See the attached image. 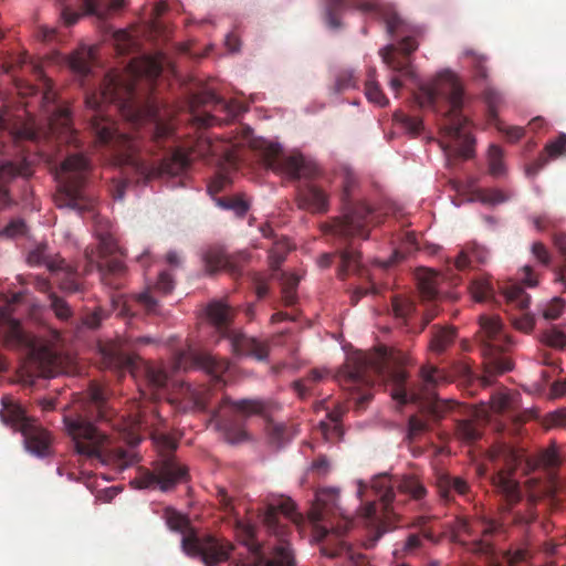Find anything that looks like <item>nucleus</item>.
<instances>
[{
	"label": "nucleus",
	"mask_w": 566,
	"mask_h": 566,
	"mask_svg": "<svg viewBox=\"0 0 566 566\" xmlns=\"http://www.w3.org/2000/svg\"><path fill=\"white\" fill-rule=\"evenodd\" d=\"M134 83L124 82L119 76L107 74L99 92L87 94L85 104L93 112L91 129L99 146L107 147L114 164L132 168L139 180H150L164 176H177L185 171L193 160L202 159L208 164L221 165L232 158L230 144L224 139L212 140L202 129L221 123L210 113H200L199 108L211 106L213 112L223 113L224 122H231L247 111L238 101H226L212 91L195 94L190 101V120L195 130L169 155L160 159H147L142 154L140 142L119 133L117 124L104 115L103 104L117 103L134 95Z\"/></svg>",
	"instance_id": "1"
},
{
	"label": "nucleus",
	"mask_w": 566,
	"mask_h": 566,
	"mask_svg": "<svg viewBox=\"0 0 566 566\" xmlns=\"http://www.w3.org/2000/svg\"><path fill=\"white\" fill-rule=\"evenodd\" d=\"M463 95L459 77L451 71H444L420 87L418 99L421 106L441 115L442 139L439 144L446 155L468 159L473 156L474 139L468 130V119L462 115Z\"/></svg>",
	"instance_id": "2"
},
{
	"label": "nucleus",
	"mask_w": 566,
	"mask_h": 566,
	"mask_svg": "<svg viewBox=\"0 0 566 566\" xmlns=\"http://www.w3.org/2000/svg\"><path fill=\"white\" fill-rule=\"evenodd\" d=\"M111 419L104 388L92 384L87 392V401L82 412L65 415L63 422L67 434L74 442L78 454L97 458L124 470L136 461V455L123 448H112L111 437L95 427L91 420Z\"/></svg>",
	"instance_id": "3"
},
{
	"label": "nucleus",
	"mask_w": 566,
	"mask_h": 566,
	"mask_svg": "<svg viewBox=\"0 0 566 566\" xmlns=\"http://www.w3.org/2000/svg\"><path fill=\"white\" fill-rule=\"evenodd\" d=\"M392 380L391 396L400 403H419L422 415H413L408 421L407 439L410 442L418 440L430 430L429 419L437 422L441 420L455 402L441 400L436 395V388L446 379L441 369L433 365H423L419 370L417 382L408 384V374L402 368L390 371Z\"/></svg>",
	"instance_id": "4"
},
{
	"label": "nucleus",
	"mask_w": 566,
	"mask_h": 566,
	"mask_svg": "<svg viewBox=\"0 0 566 566\" xmlns=\"http://www.w3.org/2000/svg\"><path fill=\"white\" fill-rule=\"evenodd\" d=\"M370 492L378 500L366 502L364 516L374 522L401 515L409 501L423 507L428 493L423 483L411 474L377 475L371 482Z\"/></svg>",
	"instance_id": "5"
},
{
	"label": "nucleus",
	"mask_w": 566,
	"mask_h": 566,
	"mask_svg": "<svg viewBox=\"0 0 566 566\" xmlns=\"http://www.w3.org/2000/svg\"><path fill=\"white\" fill-rule=\"evenodd\" d=\"M338 178L342 187V216L322 223L321 230L325 235L344 241L354 237L366 239L370 226L379 222L378 216L366 203L352 202V196L358 185L357 176L352 169L343 167Z\"/></svg>",
	"instance_id": "6"
},
{
	"label": "nucleus",
	"mask_w": 566,
	"mask_h": 566,
	"mask_svg": "<svg viewBox=\"0 0 566 566\" xmlns=\"http://www.w3.org/2000/svg\"><path fill=\"white\" fill-rule=\"evenodd\" d=\"M164 518L167 526L182 535L181 548L192 558H199L205 566H217L230 558L234 545L223 537L212 534H199L187 516L174 509H166Z\"/></svg>",
	"instance_id": "7"
},
{
	"label": "nucleus",
	"mask_w": 566,
	"mask_h": 566,
	"mask_svg": "<svg viewBox=\"0 0 566 566\" xmlns=\"http://www.w3.org/2000/svg\"><path fill=\"white\" fill-rule=\"evenodd\" d=\"M0 134L6 138L3 149L0 151V186L15 177H30L33 172L32 166L21 143L36 138L34 128L14 119L9 111H2Z\"/></svg>",
	"instance_id": "8"
},
{
	"label": "nucleus",
	"mask_w": 566,
	"mask_h": 566,
	"mask_svg": "<svg viewBox=\"0 0 566 566\" xmlns=\"http://www.w3.org/2000/svg\"><path fill=\"white\" fill-rule=\"evenodd\" d=\"M102 364L105 368L118 373L119 377L128 373L136 380L143 378L138 387L144 398H159L158 392L167 385L168 375L164 369L128 353L120 344L111 343L102 348Z\"/></svg>",
	"instance_id": "9"
},
{
	"label": "nucleus",
	"mask_w": 566,
	"mask_h": 566,
	"mask_svg": "<svg viewBox=\"0 0 566 566\" xmlns=\"http://www.w3.org/2000/svg\"><path fill=\"white\" fill-rule=\"evenodd\" d=\"M154 440L160 449V457L154 461L151 469L140 468L133 483L138 489L163 492L186 483L189 480L188 467L172 454L177 449L176 440L165 433L155 434Z\"/></svg>",
	"instance_id": "10"
},
{
	"label": "nucleus",
	"mask_w": 566,
	"mask_h": 566,
	"mask_svg": "<svg viewBox=\"0 0 566 566\" xmlns=\"http://www.w3.org/2000/svg\"><path fill=\"white\" fill-rule=\"evenodd\" d=\"M481 325V352L484 357V376L482 382L490 386L493 377L513 369V361L506 355L513 347V340L503 331V325L497 316L482 315Z\"/></svg>",
	"instance_id": "11"
},
{
	"label": "nucleus",
	"mask_w": 566,
	"mask_h": 566,
	"mask_svg": "<svg viewBox=\"0 0 566 566\" xmlns=\"http://www.w3.org/2000/svg\"><path fill=\"white\" fill-rule=\"evenodd\" d=\"M112 224L108 219L99 216L94 220V232L98 240L96 249L87 248L85 259L87 261L85 271L88 273L96 268L101 274V280L105 285L118 289L120 283L115 279L125 272L124 262L117 256L120 249L111 231Z\"/></svg>",
	"instance_id": "12"
},
{
	"label": "nucleus",
	"mask_w": 566,
	"mask_h": 566,
	"mask_svg": "<svg viewBox=\"0 0 566 566\" xmlns=\"http://www.w3.org/2000/svg\"><path fill=\"white\" fill-rule=\"evenodd\" d=\"M88 171V160L82 154L70 155L63 160L60 170V187L55 195L57 207L71 208L80 213L94 210V199L84 190Z\"/></svg>",
	"instance_id": "13"
},
{
	"label": "nucleus",
	"mask_w": 566,
	"mask_h": 566,
	"mask_svg": "<svg viewBox=\"0 0 566 566\" xmlns=\"http://www.w3.org/2000/svg\"><path fill=\"white\" fill-rule=\"evenodd\" d=\"M385 373V352L357 354L349 357L339 368L336 379L344 389L359 392L357 405L361 407L371 399V394L365 389L373 386Z\"/></svg>",
	"instance_id": "14"
},
{
	"label": "nucleus",
	"mask_w": 566,
	"mask_h": 566,
	"mask_svg": "<svg viewBox=\"0 0 566 566\" xmlns=\"http://www.w3.org/2000/svg\"><path fill=\"white\" fill-rule=\"evenodd\" d=\"M268 411V403L261 399L234 400L223 396L219 408L212 411V420L217 429L223 434L227 442L231 444L243 442L248 433L242 422L234 417L248 418L251 416H264Z\"/></svg>",
	"instance_id": "15"
},
{
	"label": "nucleus",
	"mask_w": 566,
	"mask_h": 566,
	"mask_svg": "<svg viewBox=\"0 0 566 566\" xmlns=\"http://www.w3.org/2000/svg\"><path fill=\"white\" fill-rule=\"evenodd\" d=\"M207 316L220 336L230 340L233 354L250 356L260 361L268 359V343L230 328L234 311L228 304L222 301L211 302L207 307Z\"/></svg>",
	"instance_id": "16"
},
{
	"label": "nucleus",
	"mask_w": 566,
	"mask_h": 566,
	"mask_svg": "<svg viewBox=\"0 0 566 566\" xmlns=\"http://www.w3.org/2000/svg\"><path fill=\"white\" fill-rule=\"evenodd\" d=\"M0 339L10 347L29 346L30 359L39 376L44 378L54 376L59 366L56 352L48 344L31 343L20 323L13 319L3 307H0Z\"/></svg>",
	"instance_id": "17"
},
{
	"label": "nucleus",
	"mask_w": 566,
	"mask_h": 566,
	"mask_svg": "<svg viewBox=\"0 0 566 566\" xmlns=\"http://www.w3.org/2000/svg\"><path fill=\"white\" fill-rule=\"evenodd\" d=\"M280 515L293 523H298L302 516L296 512L295 503L290 497H280L270 502L262 514V522L268 531L275 535L281 544L273 551V556L263 566H294V555L285 537L289 527L281 522Z\"/></svg>",
	"instance_id": "18"
},
{
	"label": "nucleus",
	"mask_w": 566,
	"mask_h": 566,
	"mask_svg": "<svg viewBox=\"0 0 566 566\" xmlns=\"http://www.w3.org/2000/svg\"><path fill=\"white\" fill-rule=\"evenodd\" d=\"M0 417L3 423L22 433L24 446L29 452L38 457H45L50 453V433L35 419L30 418L19 403L10 398H3Z\"/></svg>",
	"instance_id": "19"
},
{
	"label": "nucleus",
	"mask_w": 566,
	"mask_h": 566,
	"mask_svg": "<svg viewBox=\"0 0 566 566\" xmlns=\"http://www.w3.org/2000/svg\"><path fill=\"white\" fill-rule=\"evenodd\" d=\"M347 9H356L382 19L390 35L400 33L402 21L399 15L392 8L379 3L377 0H326L325 20L328 27L340 28L339 15Z\"/></svg>",
	"instance_id": "20"
},
{
	"label": "nucleus",
	"mask_w": 566,
	"mask_h": 566,
	"mask_svg": "<svg viewBox=\"0 0 566 566\" xmlns=\"http://www.w3.org/2000/svg\"><path fill=\"white\" fill-rule=\"evenodd\" d=\"M338 493L333 489L321 490L316 493V500L308 512L310 520L326 536L329 532L337 537L343 536L353 526V521L340 514L337 505Z\"/></svg>",
	"instance_id": "21"
},
{
	"label": "nucleus",
	"mask_w": 566,
	"mask_h": 566,
	"mask_svg": "<svg viewBox=\"0 0 566 566\" xmlns=\"http://www.w3.org/2000/svg\"><path fill=\"white\" fill-rule=\"evenodd\" d=\"M263 161L268 169L285 175L290 179H312L318 174L314 163L306 160L301 154L285 156L277 144L270 143L263 149Z\"/></svg>",
	"instance_id": "22"
},
{
	"label": "nucleus",
	"mask_w": 566,
	"mask_h": 566,
	"mask_svg": "<svg viewBox=\"0 0 566 566\" xmlns=\"http://www.w3.org/2000/svg\"><path fill=\"white\" fill-rule=\"evenodd\" d=\"M65 25L75 24L84 15L105 20L124 9L125 0H57Z\"/></svg>",
	"instance_id": "23"
},
{
	"label": "nucleus",
	"mask_w": 566,
	"mask_h": 566,
	"mask_svg": "<svg viewBox=\"0 0 566 566\" xmlns=\"http://www.w3.org/2000/svg\"><path fill=\"white\" fill-rule=\"evenodd\" d=\"M197 367L205 369L219 381L221 376L229 370L230 361L226 358L197 353L192 349L176 354L174 361L175 370H188Z\"/></svg>",
	"instance_id": "24"
},
{
	"label": "nucleus",
	"mask_w": 566,
	"mask_h": 566,
	"mask_svg": "<svg viewBox=\"0 0 566 566\" xmlns=\"http://www.w3.org/2000/svg\"><path fill=\"white\" fill-rule=\"evenodd\" d=\"M463 532L472 536V551L480 554L492 552V539L504 533V525L499 521L482 516L472 523L463 522Z\"/></svg>",
	"instance_id": "25"
},
{
	"label": "nucleus",
	"mask_w": 566,
	"mask_h": 566,
	"mask_svg": "<svg viewBox=\"0 0 566 566\" xmlns=\"http://www.w3.org/2000/svg\"><path fill=\"white\" fill-rule=\"evenodd\" d=\"M42 99L48 113L50 132L60 138L65 135V139L69 140L74 134L70 109L56 103V93L50 84L43 92Z\"/></svg>",
	"instance_id": "26"
},
{
	"label": "nucleus",
	"mask_w": 566,
	"mask_h": 566,
	"mask_svg": "<svg viewBox=\"0 0 566 566\" xmlns=\"http://www.w3.org/2000/svg\"><path fill=\"white\" fill-rule=\"evenodd\" d=\"M419 46V43L411 35H406L399 42V50L403 54V57L397 55L398 48L395 44H388L379 51L382 62L388 69L394 72L400 73L402 76L408 78H415L416 74L409 59V55L415 52Z\"/></svg>",
	"instance_id": "27"
},
{
	"label": "nucleus",
	"mask_w": 566,
	"mask_h": 566,
	"mask_svg": "<svg viewBox=\"0 0 566 566\" xmlns=\"http://www.w3.org/2000/svg\"><path fill=\"white\" fill-rule=\"evenodd\" d=\"M501 296L504 303L510 308H516L524 312L528 308L531 297L522 286L516 283H505L501 287ZM511 322L513 326L524 333H528L534 327V317L530 313H522L520 317L512 316Z\"/></svg>",
	"instance_id": "28"
},
{
	"label": "nucleus",
	"mask_w": 566,
	"mask_h": 566,
	"mask_svg": "<svg viewBox=\"0 0 566 566\" xmlns=\"http://www.w3.org/2000/svg\"><path fill=\"white\" fill-rule=\"evenodd\" d=\"M243 256L228 255L222 249L210 248L203 254L205 269L209 274L224 270L232 276L241 274Z\"/></svg>",
	"instance_id": "29"
},
{
	"label": "nucleus",
	"mask_w": 566,
	"mask_h": 566,
	"mask_svg": "<svg viewBox=\"0 0 566 566\" xmlns=\"http://www.w3.org/2000/svg\"><path fill=\"white\" fill-rule=\"evenodd\" d=\"M296 200L301 209L311 213H325L329 208L328 195L313 184H305L300 187Z\"/></svg>",
	"instance_id": "30"
},
{
	"label": "nucleus",
	"mask_w": 566,
	"mask_h": 566,
	"mask_svg": "<svg viewBox=\"0 0 566 566\" xmlns=\"http://www.w3.org/2000/svg\"><path fill=\"white\" fill-rule=\"evenodd\" d=\"M437 282L438 275L432 271H428L418 277V289L423 302L431 303L438 298ZM437 305L428 304L419 332H422L424 327L437 316Z\"/></svg>",
	"instance_id": "31"
},
{
	"label": "nucleus",
	"mask_w": 566,
	"mask_h": 566,
	"mask_svg": "<svg viewBox=\"0 0 566 566\" xmlns=\"http://www.w3.org/2000/svg\"><path fill=\"white\" fill-rule=\"evenodd\" d=\"M59 289L67 294H74L83 291V284L80 281V274L77 269L69 264L65 259L62 258V263L59 264L54 271H51Z\"/></svg>",
	"instance_id": "32"
},
{
	"label": "nucleus",
	"mask_w": 566,
	"mask_h": 566,
	"mask_svg": "<svg viewBox=\"0 0 566 566\" xmlns=\"http://www.w3.org/2000/svg\"><path fill=\"white\" fill-rule=\"evenodd\" d=\"M176 142L174 123L155 120L149 128V145L146 147V151L151 153L155 146L165 148L167 144H175Z\"/></svg>",
	"instance_id": "33"
},
{
	"label": "nucleus",
	"mask_w": 566,
	"mask_h": 566,
	"mask_svg": "<svg viewBox=\"0 0 566 566\" xmlns=\"http://www.w3.org/2000/svg\"><path fill=\"white\" fill-rule=\"evenodd\" d=\"M339 265L337 268V276L340 280H345L349 274H357L365 276L366 271L360 261V252L353 247H347L338 252Z\"/></svg>",
	"instance_id": "34"
},
{
	"label": "nucleus",
	"mask_w": 566,
	"mask_h": 566,
	"mask_svg": "<svg viewBox=\"0 0 566 566\" xmlns=\"http://www.w3.org/2000/svg\"><path fill=\"white\" fill-rule=\"evenodd\" d=\"M489 258V252L484 247L476 243H468L458 253L454 260L457 270L463 271L472 268L474 264H483Z\"/></svg>",
	"instance_id": "35"
},
{
	"label": "nucleus",
	"mask_w": 566,
	"mask_h": 566,
	"mask_svg": "<svg viewBox=\"0 0 566 566\" xmlns=\"http://www.w3.org/2000/svg\"><path fill=\"white\" fill-rule=\"evenodd\" d=\"M27 262L31 266H45L51 272L62 263V256L52 253L46 243H40L29 251Z\"/></svg>",
	"instance_id": "36"
},
{
	"label": "nucleus",
	"mask_w": 566,
	"mask_h": 566,
	"mask_svg": "<svg viewBox=\"0 0 566 566\" xmlns=\"http://www.w3.org/2000/svg\"><path fill=\"white\" fill-rule=\"evenodd\" d=\"M431 337L429 340V348L431 352L441 354L449 346H451L455 339V328L452 326H440L433 325L431 327Z\"/></svg>",
	"instance_id": "37"
},
{
	"label": "nucleus",
	"mask_w": 566,
	"mask_h": 566,
	"mask_svg": "<svg viewBox=\"0 0 566 566\" xmlns=\"http://www.w3.org/2000/svg\"><path fill=\"white\" fill-rule=\"evenodd\" d=\"M493 485L510 504L520 500L518 483L511 476L509 472L503 470L499 471L493 476Z\"/></svg>",
	"instance_id": "38"
},
{
	"label": "nucleus",
	"mask_w": 566,
	"mask_h": 566,
	"mask_svg": "<svg viewBox=\"0 0 566 566\" xmlns=\"http://www.w3.org/2000/svg\"><path fill=\"white\" fill-rule=\"evenodd\" d=\"M322 553L329 557L344 558L345 560L350 562L354 566H361L366 562V556L364 554L355 552L354 548L344 541H339L334 549H329L327 546H324L322 548Z\"/></svg>",
	"instance_id": "39"
},
{
	"label": "nucleus",
	"mask_w": 566,
	"mask_h": 566,
	"mask_svg": "<svg viewBox=\"0 0 566 566\" xmlns=\"http://www.w3.org/2000/svg\"><path fill=\"white\" fill-rule=\"evenodd\" d=\"M463 57L470 61L475 82H485L489 77L488 57L474 49H464Z\"/></svg>",
	"instance_id": "40"
},
{
	"label": "nucleus",
	"mask_w": 566,
	"mask_h": 566,
	"mask_svg": "<svg viewBox=\"0 0 566 566\" xmlns=\"http://www.w3.org/2000/svg\"><path fill=\"white\" fill-rule=\"evenodd\" d=\"M438 489L441 497L448 500L453 492L460 495H465L469 486L461 478L442 475L438 480Z\"/></svg>",
	"instance_id": "41"
},
{
	"label": "nucleus",
	"mask_w": 566,
	"mask_h": 566,
	"mask_svg": "<svg viewBox=\"0 0 566 566\" xmlns=\"http://www.w3.org/2000/svg\"><path fill=\"white\" fill-rule=\"evenodd\" d=\"M392 314L397 321L408 325L409 319L416 312L415 303L401 295H395L391 300Z\"/></svg>",
	"instance_id": "42"
},
{
	"label": "nucleus",
	"mask_w": 566,
	"mask_h": 566,
	"mask_svg": "<svg viewBox=\"0 0 566 566\" xmlns=\"http://www.w3.org/2000/svg\"><path fill=\"white\" fill-rule=\"evenodd\" d=\"M376 70L370 69L368 72V78L365 83V95L370 103L378 106L388 105L389 101L380 88L379 84L375 80Z\"/></svg>",
	"instance_id": "43"
},
{
	"label": "nucleus",
	"mask_w": 566,
	"mask_h": 566,
	"mask_svg": "<svg viewBox=\"0 0 566 566\" xmlns=\"http://www.w3.org/2000/svg\"><path fill=\"white\" fill-rule=\"evenodd\" d=\"M93 60V49L76 51L70 56V66L74 72L85 76L91 72Z\"/></svg>",
	"instance_id": "44"
},
{
	"label": "nucleus",
	"mask_w": 566,
	"mask_h": 566,
	"mask_svg": "<svg viewBox=\"0 0 566 566\" xmlns=\"http://www.w3.org/2000/svg\"><path fill=\"white\" fill-rule=\"evenodd\" d=\"M455 434L467 443H473L481 438L480 428L473 420H459L455 426Z\"/></svg>",
	"instance_id": "45"
},
{
	"label": "nucleus",
	"mask_w": 566,
	"mask_h": 566,
	"mask_svg": "<svg viewBox=\"0 0 566 566\" xmlns=\"http://www.w3.org/2000/svg\"><path fill=\"white\" fill-rule=\"evenodd\" d=\"M562 462V455L555 447L542 451L536 459V465L544 468L548 472L557 469Z\"/></svg>",
	"instance_id": "46"
},
{
	"label": "nucleus",
	"mask_w": 566,
	"mask_h": 566,
	"mask_svg": "<svg viewBox=\"0 0 566 566\" xmlns=\"http://www.w3.org/2000/svg\"><path fill=\"white\" fill-rule=\"evenodd\" d=\"M470 291L473 298L478 302H485L494 298V289L489 280L476 279L472 281Z\"/></svg>",
	"instance_id": "47"
},
{
	"label": "nucleus",
	"mask_w": 566,
	"mask_h": 566,
	"mask_svg": "<svg viewBox=\"0 0 566 566\" xmlns=\"http://www.w3.org/2000/svg\"><path fill=\"white\" fill-rule=\"evenodd\" d=\"M185 395L192 402V408L197 410H206L209 403V391L205 387L186 386Z\"/></svg>",
	"instance_id": "48"
},
{
	"label": "nucleus",
	"mask_w": 566,
	"mask_h": 566,
	"mask_svg": "<svg viewBox=\"0 0 566 566\" xmlns=\"http://www.w3.org/2000/svg\"><path fill=\"white\" fill-rule=\"evenodd\" d=\"M50 307L60 321L67 322L73 317V310L70 304L55 292L50 293Z\"/></svg>",
	"instance_id": "49"
},
{
	"label": "nucleus",
	"mask_w": 566,
	"mask_h": 566,
	"mask_svg": "<svg viewBox=\"0 0 566 566\" xmlns=\"http://www.w3.org/2000/svg\"><path fill=\"white\" fill-rule=\"evenodd\" d=\"M503 150L496 145H491L489 148V171L493 177H501L505 174V166L503 161Z\"/></svg>",
	"instance_id": "50"
},
{
	"label": "nucleus",
	"mask_w": 566,
	"mask_h": 566,
	"mask_svg": "<svg viewBox=\"0 0 566 566\" xmlns=\"http://www.w3.org/2000/svg\"><path fill=\"white\" fill-rule=\"evenodd\" d=\"M219 207L232 210L238 217H243L249 210V203L240 196L220 197L217 199Z\"/></svg>",
	"instance_id": "51"
},
{
	"label": "nucleus",
	"mask_w": 566,
	"mask_h": 566,
	"mask_svg": "<svg viewBox=\"0 0 566 566\" xmlns=\"http://www.w3.org/2000/svg\"><path fill=\"white\" fill-rule=\"evenodd\" d=\"M483 99L488 106L490 117L496 118L499 108L504 103L503 94L493 86H488L483 91Z\"/></svg>",
	"instance_id": "52"
},
{
	"label": "nucleus",
	"mask_w": 566,
	"mask_h": 566,
	"mask_svg": "<svg viewBox=\"0 0 566 566\" xmlns=\"http://www.w3.org/2000/svg\"><path fill=\"white\" fill-rule=\"evenodd\" d=\"M394 119L413 136L419 135L423 129L422 120L419 117L409 116L402 112H398L394 115Z\"/></svg>",
	"instance_id": "53"
},
{
	"label": "nucleus",
	"mask_w": 566,
	"mask_h": 566,
	"mask_svg": "<svg viewBox=\"0 0 566 566\" xmlns=\"http://www.w3.org/2000/svg\"><path fill=\"white\" fill-rule=\"evenodd\" d=\"M357 78L353 70H340L335 75V84L333 90L335 93H340L356 86Z\"/></svg>",
	"instance_id": "54"
},
{
	"label": "nucleus",
	"mask_w": 566,
	"mask_h": 566,
	"mask_svg": "<svg viewBox=\"0 0 566 566\" xmlns=\"http://www.w3.org/2000/svg\"><path fill=\"white\" fill-rule=\"evenodd\" d=\"M298 282L300 279L295 274L284 275L282 295L286 305H292L295 302Z\"/></svg>",
	"instance_id": "55"
},
{
	"label": "nucleus",
	"mask_w": 566,
	"mask_h": 566,
	"mask_svg": "<svg viewBox=\"0 0 566 566\" xmlns=\"http://www.w3.org/2000/svg\"><path fill=\"white\" fill-rule=\"evenodd\" d=\"M481 202L486 205H499L509 200L510 196L497 188L482 189L478 193Z\"/></svg>",
	"instance_id": "56"
},
{
	"label": "nucleus",
	"mask_w": 566,
	"mask_h": 566,
	"mask_svg": "<svg viewBox=\"0 0 566 566\" xmlns=\"http://www.w3.org/2000/svg\"><path fill=\"white\" fill-rule=\"evenodd\" d=\"M566 153V134L560 133L555 140L547 143L544 148V154L547 159H555Z\"/></svg>",
	"instance_id": "57"
},
{
	"label": "nucleus",
	"mask_w": 566,
	"mask_h": 566,
	"mask_svg": "<svg viewBox=\"0 0 566 566\" xmlns=\"http://www.w3.org/2000/svg\"><path fill=\"white\" fill-rule=\"evenodd\" d=\"M107 316L108 312L103 307L98 306L94 311L86 313L82 318V323L87 328L94 329L99 327L102 322L106 319Z\"/></svg>",
	"instance_id": "58"
},
{
	"label": "nucleus",
	"mask_w": 566,
	"mask_h": 566,
	"mask_svg": "<svg viewBox=\"0 0 566 566\" xmlns=\"http://www.w3.org/2000/svg\"><path fill=\"white\" fill-rule=\"evenodd\" d=\"M566 302L562 297H554L549 303H547L543 310V316L545 319H557L564 308Z\"/></svg>",
	"instance_id": "59"
},
{
	"label": "nucleus",
	"mask_w": 566,
	"mask_h": 566,
	"mask_svg": "<svg viewBox=\"0 0 566 566\" xmlns=\"http://www.w3.org/2000/svg\"><path fill=\"white\" fill-rule=\"evenodd\" d=\"M543 340L551 347L563 348L566 346V334L553 327L544 333Z\"/></svg>",
	"instance_id": "60"
},
{
	"label": "nucleus",
	"mask_w": 566,
	"mask_h": 566,
	"mask_svg": "<svg viewBox=\"0 0 566 566\" xmlns=\"http://www.w3.org/2000/svg\"><path fill=\"white\" fill-rule=\"evenodd\" d=\"M492 458H500L503 457L507 464H514L517 462V454L516 451L506 444H501L497 447H494L491 450Z\"/></svg>",
	"instance_id": "61"
},
{
	"label": "nucleus",
	"mask_w": 566,
	"mask_h": 566,
	"mask_svg": "<svg viewBox=\"0 0 566 566\" xmlns=\"http://www.w3.org/2000/svg\"><path fill=\"white\" fill-rule=\"evenodd\" d=\"M511 406V399L505 394H494L490 399V407L493 412L503 413Z\"/></svg>",
	"instance_id": "62"
},
{
	"label": "nucleus",
	"mask_w": 566,
	"mask_h": 566,
	"mask_svg": "<svg viewBox=\"0 0 566 566\" xmlns=\"http://www.w3.org/2000/svg\"><path fill=\"white\" fill-rule=\"evenodd\" d=\"M24 228L25 224L22 220H12L2 230H0V238L12 239L14 237L21 235L24 232Z\"/></svg>",
	"instance_id": "63"
},
{
	"label": "nucleus",
	"mask_w": 566,
	"mask_h": 566,
	"mask_svg": "<svg viewBox=\"0 0 566 566\" xmlns=\"http://www.w3.org/2000/svg\"><path fill=\"white\" fill-rule=\"evenodd\" d=\"M175 287V282L171 274L167 271H163L158 275V280L155 284V290L163 293L169 294Z\"/></svg>",
	"instance_id": "64"
}]
</instances>
